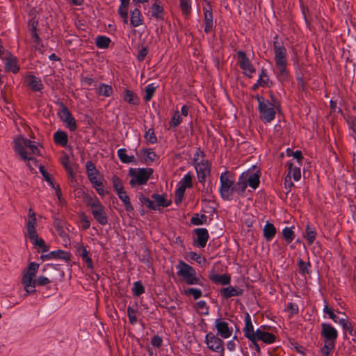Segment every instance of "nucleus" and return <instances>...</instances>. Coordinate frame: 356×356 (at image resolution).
<instances>
[{"mask_svg":"<svg viewBox=\"0 0 356 356\" xmlns=\"http://www.w3.org/2000/svg\"><path fill=\"white\" fill-rule=\"evenodd\" d=\"M13 149L23 161H33L34 156L40 155V150L35 142L19 136L13 140Z\"/></svg>","mask_w":356,"mask_h":356,"instance_id":"f257e3e1","label":"nucleus"},{"mask_svg":"<svg viewBox=\"0 0 356 356\" xmlns=\"http://www.w3.org/2000/svg\"><path fill=\"white\" fill-rule=\"evenodd\" d=\"M220 186L219 188L220 196L226 200H232L235 193L243 195V191H239L238 181L235 184L232 174L229 171L221 173L220 176Z\"/></svg>","mask_w":356,"mask_h":356,"instance_id":"f03ea898","label":"nucleus"},{"mask_svg":"<svg viewBox=\"0 0 356 356\" xmlns=\"http://www.w3.org/2000/svg\"><path fill=\"white\" fill-rule=\"evenodd\" d=\"M37 224L35 213L31 208L29 209L28 219L26 223V234L28 237L35 248L41 249L42 252L48 251L44 240L39 237L35 226Z\"/></svg>","mask_w":356,"mask_h":356,"instance_id":"7ed1b4c3","label":"nucleus"},{"mask_svg":"<svg viewBox=\"0 0 356 356\" xmlns=\"http://www.w3.org/2000/svg\"><path fill=\"white\" fill-rule=\"evenodd\" d=\"M273 52L277 75L280 79H285L287 76L286 49L282 43L274 41Z\"/></svg>","mask_w":356,"mask_h":356,"instance_id":"20e7f679","label":"nucleus"},{"mask_svg":"<svg viewBox=\"0 0 356 356\" xmlns=\"http://www.w3.org/2000/svg\"><path fill=\"white\" fill-rule=\"evenodd\" d=\"M39 264L35 262H31L29 266L23 272L22 277V284L24 286V289L26 291V296L30 293L35 292V282L36 279V273L38 270Z\"/></svg>","mask_w":356,"mask_h":356,"instance_id":"39448f33","label":"nucleus"},{"mask_svg":"<svg viewBox=\"0 0 356 356\" xmlns=\"http://www.w3.org/2000/svg\"><path fill=\"white\" fill-rule=\"evenodd\" d=\"M256 99L259 104V111L261 119L266 123L270 122L275 117L276 105L259 95L256 97Z\"/></svg>","mask_w":356,"mask_h":356,"instance_id":"423d86ee","label":"nucleus"},{"mask_svg":"<svg viewBox=\"0 0 356 356\" xmlns=\"http://www.w3.org/2000/svg\"><path fill=\"white\" fill-rule=\"evenodd\" d=\"M152 173V168L130 169L129 175L131 179L129 183L132 186L143 185L147 183Z\"/></svg>","mask_w":356,"mask_h":356,"instance_id":"0eeeda50","label":"nucleus"},{"mask_svg":"<svg viewBox=\"0 0 356 356\" xmlns=\"http://www.w3.org/2000/svg\"><path fill=\"white\" fill-rule=\"evenodd\" d=\"M248 184L253 189L257 188L259 184V177L258 175L246 171L241 174L238 180V187L240 191L244 194Z\"/></svg>","mask_w":356,"mask_h":356,"instance_id":"6e6552de","label":"nucleus"},{"mask_svg":"<svg viewBox=\"0 0 356 356\" xmlns=\"http://www.w3.org/2000/svg\"><path fill=\"white\" fill-rule=\"evenodd\" d=\"M177 275L182 277L188 284H197L199 278L196 276L195 269L184 261H180L177 266Z\"/></svg>","mask_w":356,"mask_h":356,"instance_id":"1a4fd4ad","label":"nucleus"},{"mask_svg":"<svg viewBox=\"0 0 356 356\" xmlns=\"http://www.w3.org/2000/svg\"><path fill=\"white\" fill-rule=\"evenodd\" d=\"M88 205L91 208L92 213L95 219L101 225L108 223V218L104 211V207L97 198H91L88 202Z\"/></svg>","mask_w":356,"mask_h":356,"instance_id":"9d476101","label":"nucleus"},{"mask_svg":"<svg viewBox=\"0 0 356 356\" xmlns=\"http://www.w3.org/2000/svg\"><path fill=\"white\" fill-rule=\"evenodd\" d=\"M205 343L209 349L213 352L220 353L221 356H224V342L218 336L214 334L213 332L207 333L205 337Z\"/></svg>","mask_w":356,"mask_h":356,"instance_id":"9b49d317","label":"nucleus"},{"mask_svg":"<svg viewBox=\"0 0 356 356\" xmlns=\"http://www.w3.org/2000/svg\"><path fill=\"white\" fill-rule=\"evenodd\" d=\"M237 62L243 70L244 74L251 77L255 70L243 51H240L237 53Z\"/></svg>","mask_w":356,"mask_h":356,"instance_id":"f8f14e48","label":"nucleus"},{"mask_svg":"<svg viewBox=\"0 0 356 356\" xmlns=\"http://www.w3.org/2000/svg\"><path fill=\"white\" fill-rule=\"evenodd\" d=\"M215 328L217 332L216 335L221 337L222 339H228L232 334V327H229V323L227 322L222 319H216Z\"/></svg>","mask_w":356,"mask_h":356,"instance_id":"ddd939ff","label":"nucleus"},{"mask_svg":"<svg viewBox=\"0 0 356 356\" xmlns=\"http://www.w3.org/2000/svg\"><path fill=\"white\" fill-rule=\"evenodd\" d=\"M321 336L325 339V342L335 343L338 337L337 330L331 325L323 323L321 324Z\"/></svg>","mask_w":356,"mask_h":356,"instance_id":"4468645a","label":"nucleus"},{"mask_svg":"<svg viewBox=\"0 0 356 356\" xmlns=\"http://www.w3.org/2000/svg\"><path fill=\"white\" fill-rule=\"evenodd\" d=\"M195 168L197 174L200 182L204 184L206 177L210 175V164L208 161H202L195 164Z\"/></svg>","mask_w":356,"mask_h":356,"instance_id":"2eb2a0df","label":"nucleus"},{"mask_svg":"<svg viewBox=\"0 0 356 356\" xmlns=\"http://www.w3.org/2000/svg\"><path fill=\"white\" fill-rule=\"evenodd\" d=\"M197 235V239L195 241V245L200 248H204L209 239V234L204 228H197L195 229Z\"/></svg>","mask_w":356,"mask_h":356,"instance_id":"dca6fc26","label":"nucleus"},{"mask_svg":"<svg viewBox=\"0 0 356 356\" xmlns=\"http://www.w3.org/2000/svg\"><path fill=\"white\" fill-rule=\"evenodd\" d=\"M60 119L67 124V127L70 130H74L76 128V121L72 117L70 111L66 108H63L59 113Z\"/></svg>","mask_w":356,"mask_h":356,"instance_id":"f3484780","label":"nucleus"},{"mask_svg":"<svg viewBox=\"0 0 356 356\" xmlns=\"http://www.w3.org/2000/svg\"><path fill=\"white\" fill-rule=\"evenodd\" d=\"M76 254L81 257L82 260L86 263L87 266L89 268H93V264L92 259L89 256V252L87 250L86 248L82 245L77 244L76 245Z\"/></svg>","mask_w":356,"mask_h":356,"instance_id":"a211bd4d","label":"nucleus"},{"mask_svg":"<svg viewBox=\"0 0 356 356\" xmlns=\"http://www.w3.org/2000/svg\"><path fill=\"white\" fill-rule=\"evenodd\" d=\"M152 17L156 19H163L164 10L159 0H156L149 8Z\"/></svg>","mask_w":356,"mask_h":356,"instance_id":"6ab92c4d","label":"nucleus"},{"mask_svg":"<svg viewBox=\"0 0 356 356\" xmlns=\"http://www.w3.org/2000/svg\"><path fill=\"white\" fill-rule=\"evenodd\" d=\"M27 86L33 91H40L43 88V85L40 78L33 75H28L26 77Z\"/></svg>","mask_w":356,"mask_h":356,"instance_id":"aec40b11","label":"nucleus"},{"mask_svg":"<svg viewBox=\"0 0 356 356\" xmlns=\"http://www.w3.org/2000/svg\"><path fill=\"white\" fill-rule=\"evenodd\" d=\"M255 339L261 340L266 343L270 344L275 341V337L271 333H268L261 329H258L256 330Z\"/></svg>","mask_w":356,"mask_h":356,"instance_id":"412c9836","label":"nucleus"},{"mask_svg":"<svg viewBox=\"0 0 356 356\" xmlns=\"http://www.w3.org/2000/svg\"><path fill=\"white\" fill-rule=\"evenodd\" d=\"M245 328H244V334L245 336L249 340H254L256 336V331H254L253 325L251 322V319L250 316L248 314L245 319Z\"/></svg>","mask_w":356,"mask_h":356,"instance_id":"4be33fe9","label":"nucleus"},{"mask_svg":"<svg viewBox=\"0 0 356 356\" xmlns=\"http://www.w3.org/2000/svg\"><path fill=\"white\" fill-rule=\"evenodd\" d=\"M131 24L134 27H138L143 24V16L138 8H135L131 13Z\"/></svg>","mask_w":356,"mask_h":356,"instance_id":"5701e85b","label":"nucleus"},{"mask_svg":"<svg viewBox=\"0 0 356 356\" xmlns=\"http://www.w3.org/2000/svg\"><path fill=\"white\" fill-rule=\"evenodd\" d=\"M86 168L88 172V175L92 183L96 184L97 186H100L102 184L101 182L97 180V171L95 167V165L91 161H88L86 163Z\"/></svg>","mask_w":356,"mask_h":356,"instance_id":"b1692460","label":"nucleus"},{"mask_svg":"<svg viewBox=\"0 0 356 356\" xmlns=\"http://www.w3.org/2000/svg\"><path fill=\"white\" fill-rule=\"evenodd\" d=\"M120 6L118 9V13L123 19L124 24L128 23V7L129 0H120Z\"/></svg>","mask_w":356,"mask_h":356,"instance_id":"393cba45","label":"nucleus"},{"mask_svg":"<svg viewBox=\"0 0 356 356\" xmlns=\"http://www.w3.org/2000/svg\"><path fill=\"white\" fill-rule=\"evenodd\" d=\"M6 68L8 71L17 73L19 71V67L17 65L16 58L12 55H8L6 58Z\"/></svg>","mask_w":356,"mask_h":356,"instance_id":"a878e982","label":"nucleus"},{"mask_svg":"<svg viewBox=\"0 0 356 356\" xmlns=\"http://www.w3.org/2000/svg\"><path fill=\"white\" fill-rule=\"evenodd\" d=\"M264 236L267 241H270L276 234L275 227L270 222H267L263 229Z\"/></svg>","mask_w":356,"mask_h":356,"instance_id":"bb28decb","label":"nucleus"},{"mask_svg":"<svg viewBox=\"0 0 356 356\" xmlns=\"http://www.w3.org/2000/svg\"><path fill=\"white\" fill-rule=\"evenodd\" d=\"M288 176L293 177L295 181H299L301 177V172L299 167L293 166L292 163H287Z\"/></svg>","mask_w":356,"mask_h":356,"instance_id":"cd10ccee","label":"nucleus"},{"mask_svg":"<svg viewBox=\"0 0 356 356\" xmlns=\"http://www.w3.org/2000/svg\"><path fill=\"white\" fill-rule=\"evenodd\" d=\"M242 293V291L233 287V286H228L226 288H224L221 290V294L225 298H229L233 296H237Z\"/></svg>","mask_w":356,"mask_h":356,"instance_id":"c85d7f7f","label":"nucleus"},{"mask_svg":"<svg viewBox=\"0 0 356 356\" xmlns=\"http://www.w3.org/2000/svg\"><path fill=\"white\" fill-rule=\"evenodd\" d=\"M204 23H205V32L208 33L212 30L213 28V14L211 10L205 9L204 10Z\"/></svg>","mask_w":356,"mask_h":356,"instance_id":"c756f323","label":"nucleus"},{"mask_svg":"<svg viewBox=\"0 0 356 356\" xmlns=\"http://www.w3.org/2000/svg\"><path fill=\"white\" fill-rule=\"evenodd\" d=\"M54 139L56 144L65 147L67 143V134L60 131H58L54 134Z\"/></svg>","mask_w":356,"mask_h":356,"instance_id":"7c9ffc66","label":"nucleus"},{"mask_svg":"<svg viewBox=\"0 0 356 356\" xmlns=\"http://www.w3.org/2000/svg\"><path fill=\"white\" fill-rule=\"evenodd\" d=\"M117 194H118L119 198L123 202V204L125 207V209L129 212L134 211V207H132V205L129 201V197L127 195V193L124 191H119V193H117Z\"/></svg>","mask_w":356,"mask_h":356,"instance_id":"2f4dec72","label":"nucleus"},{"mask_svg":"<svg viewBox=\"0 0 356 356\" xmlns=\"http://www.w3.org/2000/svg\"><path fill=\"white\" fill-rule=\"evenodd\" d=\"M111 40L106 36L99 35L95 38V44L97 47L101 49H106L109 46Z\"/></svg>","mask_w":356,"mask_h":356,"instance_id":"473e14b6","label":"nucleus"},{"mask_svg":"<svg viewBox=\"0 0 356 356\" xmlns=\"http://www.w3.org/2000/svg\"><path fill=\"white\" fill-rule=\"evenodd\" d=\"M211 280L215 282L221 284H228L230 282V277L224 274V275H213L211 277Z\"/></svg>","mask_w":356,"mask_h":356,"instance_id":"72a5a7b5","label":"nucleus"},{"mask_svg":"<svg viewBox=\"0 0 356 356\" xmlns=\"http://www.w3.org/2000/svg\"><path fill=\"white\" fill-rule=\"evenodd\" d=\"M49 254L52 258H59L66 261L70 259V254L60 250L51 252Z\"/></svg>","mask_w":356,"mask_h":356,"instance_id":"f704fd0d","label":"nucleus"},{"mask_svg":"<svg viewBox=\"0 0 356 356\" xmlns=\"http://www.w3.org/2000/svg\"><path fill=\"white\" fill-rule=\"evenodd\" d=\"M338 323L342 326L344 330L348 331L350 335L354 336L356 334L355 331L353 328L351 323L345 318H341L339 320Z\"/></svg>","mask_w":356,"mask_h":356,"instance_id":"c9c22d12","label":"nucleus"},{"mask_svg":"<svg viewBox=\"0 0 356 356\" xmlns=\"http://www.w3.org/2000/svg\"><path fill=\"white\" fill-rule=\"evenodd\" d=\"M118 155L123 163H131L135 161V157L134 156H128L126 154V149H120L118 151Z\"/></svg>","mask_w":356,"mask_h":356,"instance_id":"e433bc0d","label":"nucleus"},{"mask_svg":"<svg viewBox=\"0 0 356 356\" xmlns=\"http://www.w3.org/2000/svg\"><path fill=\"white\" fill-rule=\"evenodd\" d=\"M152 198L155 201L156 207H168L170 202L163 196L159 194H153Z\"/></svg>","mask_w":356,"mask_h":356,"instance_id":"4c0bfd02","label":"nucleus"},{"mask_svg":"<svg viewBox=\"0 0 356 356\" xmlns=\"http://www.w3.org/2000/svg\"><path fill=\"white\" fill-rule=\"evenodd\" d=\"M143 156L146 163H152L156 158V154L152 149H143Z\"/></svg>","mask_w":356,"mask_h":356,"instance_id":"58836bf2","label":"nucleus"},{"mask_svg":"<svg viewBox=\"0 0 356 356\" xmlns=\"http://www.w3.org/2000/svg\"><path fill=\"white\" fill-rule=\"evenodd\" d=\"M98 93L102 96L109 97L113 93V88L111 86L101 84L98 88Z\"/></svg>","mask_w":356,"mask_h":356,"instance_id":"ea45409f","label":"nucleus"},{"mask_svg":"<svg viewBox=\"0 0 356 356\" xmlns=\"http://www.w3.org/2000/svg\"><path fill=\"white\" fill-rule=\"evenodd\" d=\"M316 233L314 229L307 225L304 236L307 240L309 245H311L314 241L316 238Z\"/></svg>","mask_w":356,"mask_h":356,"instance_id":"a19ab883","label":"nucleus"},{"mask_svg":"<svg viewBox=\"0 0 356 356\" xmlns=\"http://www.w3.org/2000/svg\"><path fill=\"white\" fill-rule=\"evenodd\" d=\"M156 89V86H155L154 84H153V83L149 84L145 87V95L144 96V99L146 102H148L152 99V97H153V95L155 92Z\"/></svg>","mask_w":356,"mask_h":356,"instance_id":"79ce46f5","label":"nucleus"},{"mask_svg":"<svg viewBox=\"0 0 356 356\" xmlns=\"http://www.w3.org/2000/svg\"><path fill=\"white\" fill-rule=\"evenodd\" d=\"M124 101L127 102L131 104H137V98L135 94L131 90H127L125 91V94L124 95Z\"/></svg>","mask_w":356,"mask_h":356,"instance_id":"37998d69","label":"nucleus"},{"mask_svg":"<svg viewBox=\"0 0 356 356\" xmlns=\"http://www.w3.org/2000/svg\"><path fill=\"white\" fill-rule=\"evenodd\" d=\"M180 186L179 187H183L186 190L187 187L192 186V177L190 173H187L184 175L182 179L179 181Z\"/></svg>","mask_w":356,"mask_h":356,"instance_id":"c03bdc74","label":"nucleus"},{"mask_svg":"<svg viewBox=\"0 0 356 356\" xmlns=\"http://www.w3.org/2000/svg\"><path fill=\"white\" fill-rule=\"evenodd\" d=\"M207 220V216H204V215H199V214H195L194 215L191 219V222L192 224L195 225H202L205 222V221Z\"/></svg>","mask_w":356,"mask_h":356,"instance_id":"a18cd8bd","label":"nucleus"},{"mask_svg":"<svg viewBox=\"0 0 356 356\" xmlns=\"http://www.w3.org/2000/svg\"><path fill=\"white\" fill-rule=\"evenodd\" d=\"M182 122L181 115L178 112H175L170 122V126L172 127H177Z\"/></svg>","mask_w":356,"mask_h":356,"instance_id":"49530a36","label":"nucleus"},{"mask_svg":"<svg viewBox=\"0 0 356 356\" xmlns=\"http://www.w3.org/2000/svg\"><path fill=\"white\" fill-rule=\"evenodd\" d=\"M258 84H261L264 86H269V78L265 70H262L260 74L259 78L257 80Z\"/></svg>","mask_w":356,"mask_h":356,"instance_id":"de8ad7c7","label":"nucleus"},{"mask_svg":"<svg viewBox=\"0 0 356 356\" xmlns=\"http://www.w3.org/2000/svg\"><path fill=\"white\" fill-rule=\"evenodd\" d=\"M335 343L325 342L324 346L321 350V354L323 356H329L331 351L334 348Z\"/></svg>","mask_w":356,"mask_h":356,"instance_id":"09e8293b","label":"nucleus"},{"mask_svg":"<svg viewBox=\"0 0 356 356\" xmlns=\"http://www.w3.org/2000/svg\"><path fill=\"white\" fill-rule=\"evenodd\" d=\"M139 199L140 202L147 207L153 210H156L157 209L155 202L150 200L149 198L145 197L144 195H141Z\"/></svg>","mask_w":356,"mask_h":356,"instance_id":"8fccbe9b","label":"nucleus"},{"mask_svg":"<svg viewBox=\"0 0 356 356\" xmlns=\"http://www.w3.org/2000/svg\"><path fill=\"white\" fill-rule=\"evenodd\" d=\"M282 234L284 239L288 242L291 243L295 237L294 232L289 227H285L282 231Z\"/></svg>","mask_w":356,"mask_h":356,"instance_id":"3c124183","label":"nucleus"},{"mask_svg":"<svg viewBox=\"0 0 356 356\" xmlns=\"http://www.w3.org/2000/svg\"><path fill=\"white\" fill-rule=\"evenodd\" d=\"M145 138L147 143L154 144L156 143L157 138L154 134V131L153 129H148L145 134Z\"/></svg>","mask_w":356,"mask_h":356,"instance_id":"603ef678","label":"nucleus"},{"mask_svg":"<svg viewBox=\"0 0 356 356\" xmlns=\"http://www.w3.org/2000/svg\"><path fill=\"white\" fill-rule=\"evenodd\" d=\"M298 265L302 274L308 273V269L310 267L309 262H305L302 259H298Z\"/></svg>","mask_w":356,"mask_h":356,"instance_id":"864d4df0","label":"nucleus"},{"mask_svg":"<svg viewBox=\"0 0 356 356\" xmlns=\"http://www.w3.org/2000/svg\"><path fill=\"white\" fill-rule=\"evenodd\" d=\"M185 193V189L183 187H179L175 193V202L176 204H179L183 199Z\"/></svg>","mask_w":356,"mask_h":356,"instance_id":"5fc2aeb1","label":"nucleus"},{"mask_svg":"<svg viewBox=\"0 0 356 356\" xmlns=\"http://www.w3.org/2000/svg\"><path fill=\"white\" fill-rule=\"evenodd\" d=\"M180 7L185 15H188L191 11V0H179Z\"/></svg>","mask_w":356,"mask_h":356,"instance_id":"6e6d98bb","label":"nucleus"},{"mask_svg":"<svg viewBox=\"0 0 356 356\" xmlns=\"http://www.w3.org/2000/svg\"><path fill=\"white\" fill-rule=\"evenodd\" d=\"M133 292L135 296H139L145 292L144 286L140 282H136L134 284Z\"/></svg>","mask_w":356,"mask_h":356,"instance_id":"4d7b16f0","label":"nucleus"},{"mask_svg":"<svg viewBox=\"0 0 356 356\" xmlns=\"http://www.w3.org/2000/svg\"><path fill=\"white\" fill-rule=\"evenodd\" d=\"M136 310L134 309L132 307H129L127 308V315H128V317H129V322L132 325L136 324V322H137V318H136Z\"/></svg>","mask_w":356,"mask_h":356,"instance_id":"13d9d810","label":"nucleus"},{"mask_svg":"<svg viewBox=\"0 0 356 356\" xmlns=\"http://www.w3.org/2000/svg\"><path fill=\"white\" fill-rule=\"evenodd\" d=\"M36 26L37 23L35 22H33L32 23V37L33 38V42L35 44V48L39 49V41L40 38L38 35L36 33Z\"/></svg>","mask_w":356,"mask_h":356,"instance_id":"bf43d9fd","label":"nucleus"},{"mask_svg":"<svg viewBox=\"0 0 356 356\" xmlns=\"http://www.w3.org/2000/svg\"><path fill=\"white\" fill-rule=\"evenodd\" d=\"M40 171L42 173V175H43V177L45 179V180L49 184V185L52 188H54V184L53 182V180H52L51 177V175L45 170L44 167L40 166Z\"/></svg>","mask_w":356,"mask_h":356,"instance_id":"052dcab7","label":"nucleus"},{"mask_svg":"<svg viewBox=\"0 0 356 356\" xmlns=\"http://www.w3.org/2000/svg\"><path fill=\"white\" fill-rule=\"evenodd\" d=\"M113 184L116 193H119V191H124V187L122 186V181L118 177H114L113 178Z\"/></svg>","mask_w":356,"mask_h":356,"instance_id":"680f3d73","label":"nucleus"},{"mask_svg":"<svg viewBox=\"0 0 356 356\" xmlns=\"http://www.w3.org/2000/svg\"><path fill=\"white\" fill-rule=\"evenodd\" d=\"M324 312L327 314L330 318L333 320L334 323H338L340 319L336 314H334V312L332 309L329 308L328 306H325L324 309Z\"/></svg>","mask_w":356,"mask_h":356,"instance_id":"e2e57ef3","label":"nucleus"},{"mask_svg":"<svg viewBox=\"0 0 356 356\" xmlns=\"http://www.w3.org/2000/svg\"><path fill=\"white\" fill-rule=\"evenodd\" d=\"M50 283V280L44 276H40L38 279H36L35 282V287L36 285L38 286H44Z\"/></svg>","mask_w":356,"mask_h":356,"instance_id":"0e129e2a","label":"nucleus"},{"mask_svg":"<svg viewBox=\"0 0 356 356\" xmlns=\"http://www.w3.org/2000/svg\"><path fill=\"white\" fill-rule=\"evenodd\" d=\"M163 340L158 335H154L151 340V343L156 348H159L162 346Z\"/></svg>","mask_w":356,"mask_h":356,"instance_id":"69168bd1","label":"nucleus"},{"mask_svg":"<svg viewBox=\"0 0 356 356\" xmlns=\"http://www.w3.org/2000/svg\"><path fill=\"white\" fill-rule=\"evenodd\" d=\"M187 292L188 293L191 294L195 300L202 296V291L200 289L191 288L189 289Z\"/></svg>","mask_w":356,"mask_h":356,"instance_id":"338daca9","label":"nucleus"},{"mask_svg":"<svg viewBox=\"0 0 356 356\" xmlns=\"http://www.w3.org/2000/svg\"><path fill=\"white\" fill-rule=\"evenodd\" d=\"M348 124L350 129L353 130L354 133L353 136L356 140V118H350V119L348 120Z\"/></svg>","mask_w":356,"mask_h":356,"instance_id":"774afa93","label":"nucleus"}]
</instances>
